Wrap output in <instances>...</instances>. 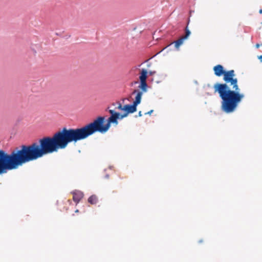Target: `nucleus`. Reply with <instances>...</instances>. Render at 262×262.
<instances>
[{"label": "nucleus", "mask_w": 262, "mask_h": 262, "mask_svg": "<svg viewBox=\"0 0 262 262\" xmlns=\"http://www.w3.org/2000/svg\"><path fill=\"white\" fill-rule=\"evenodd\" d=\"M202 242V241L201 240H200V241H199V242H200V243H201Z\"/></svg>", "instance_id": "2f4dec72"}, {"label": "nucleus", "mask_w": 262, "mask_h": 262, "mask_svg": "<svg viewBox=\"0 0 262 262\" xmlns=\"http://www.w3.org/2000/svg\"><path fill=\"white\" fill-rule=\"evenodd\" d=\"M73 200L77 205L80 200L83 198L84 193L80 190H75L72 192Z\"/></svg>", "instance_id": "0eeeda50"}, {"label": "nucleus", "mask_w": 262, "mask_h": 262, "mask_svg": "<svg viewBox=\"0 0 262 262\" xmlns=\"http://www.w3.org/2000/svg\"><path fill=\"white\" fill-rule=\"evenodd\" d=\"M79 212V210H78V209H76V210L75 211V213H78V212Z\"/></svg>", "instance_id": "393cba45"}, {"label": "nucleus", "mask_w": 262, "mask_h": 262, "mask_svg": "<svg viewBox=\"0 0 262 262\" xmlns=\"http://www.w3.org/2000/svg\"><path fill=\"white\" fill-rule=\"evenodd\" d=\"M142 116V114L141 111H139V113H138V115H135V117L137 118L138 117H141Z\"/></svg>", "instance_id": "f3484780"}, {"label": "nucleus", "mask_w": 262, "mask_h": 262, "mask_svg": "<svg viewBox=\"0 0 262 262\" xmlns=\"http://www.w3.org/2000/svg\"><path fill=\"white\" fill-rule=\"evenodd\" d=\"M256 47H257V48H258V47H259V45H258V44H257V45H256Z\"/></svg>", "instance_id": "bb28decb"}, {"label": "nucleus", "mask_w": 262, "mask_h": 262, "mask_svg": "<svg viewBox=\"0 0 262 262\" xmlns=\"http://www.w3.org/2000/svg\"><path fill=\"white\" fill-rule=\"evenodd\" d=\"M191 34L190 31L188 29V27L186 26L184 29V35L181 36L179 39H178L177 40H175L171 43H170L169 45H168L167 46H166L163 49H165L167 47L170 46L172 44L174 45V47L177 50H179L180 47L183 43L185 40L187 39L188 37L190 36Z\"/></svg>", "instance_id": "20e7f679"}, {"label": "nucleus", "mask_w": 262, "mask_h": 262, "mask_svg": "<svg viewBox=\"0 0 262 262\" xmlns=\"http://www.w3.org/2000/svg\"><path fill=\"white\" fill-rule=\"evenodd\" d=\"M106 169H104V172H105V171H106Z\"/></svg>", "instance_id": "c756f323"}, {"label": "nucleus", "mask_w": 262, "mask_h": 262, "mask_svg": "<svg viewBox=\"0 0 262 262\" xmlns=\"http://www.w3.org/2000/svg\"><path fill=\"white\" fill-rule=\"evenodd\" d=\"M106 112H108L110 115H113L114 117H115L117 120H121L123 119V117L122 116V114L116 112L114 110H111L110 109V107H107L106 109L105 110Z\"/></svg>", "instance_id": "1a4fd4ad"}, {"label": "nucleus", "mask_w": 262, "mask_h": 262, "mask_svg": "<svg viewBox=\"0 0 262 262\" xmlns=\"http://www.w3.org/2000/svg\"><path fill=\"white\" fill-rule=\"evenodd\" d=\"M207 94L208 95H212L213 93H212V92H210H210H207Z\"/></svg>", "instance_id": "b1692460"}, {"label": "nucleus", "mask_w": 262, "mask_h": 262, "mask_svg": "<svg viewBox=\"0 0 262 262\" xmlns=\"http://www.w3.org/2000/svg\"><path fill=\"white\" fill-rule=\"evenodd\" d=\"M123 111V113H122V116L123 117V118H124L127 117L128 115L129 114V113L125 111Z\"/></svg>", "instance_id": "ddd939ff"}, {"label": "nucleus", "mask_w": 262, "mask_h": 262, "mask_svg": "<svg viewBox=\"0 0 262 262\" xmlns=\"http://www.w3.org/2000/svg\"><path fill=\"white\" fill-rule=\"evenodd\" d=\"M138 83H139V81L138 82V81H134L132 82L131 86H133L134 84H138Z\"/></svg>", "instance_id": "a211bd4d"}, {"label": "nucleus", "mask_w": 262, "mask_h": 262, "mask_svg": "<svg viewBox=\"0 0 262 262\" xmlns=\"http://www.w3.org/2000/svg\"><path fill=\"white\" fill-rule=\"evenodd\" d=\"M156 73V71H149L148 72V76H152Z\"/></svg>", "instance_id": "4468645a"}, {"label": "nucleus", "mask_w": 262, "mask_h": 262, "mask_svg": "<svg viewBox=\"0 0 262 262\" xmlns=\"http://www.w3.org/2000/svg\"><path fill=\"white\" fill-rule=\"evenodd\" d=\"M259 59L260 60V61L261 62H262V55H260L259 57H258Z\"/></svg>", "instance_id": "4be33fe9"}, {"label": "nucleus", "mask_w": 262, "mask_h": 262, "mask_svg": "<svg viewBox=\"0 0 262 262\" xmlns=\"http://www.w3.org/2000/svg\"><path fill=\"white\" fill-rule=\"evenodd\" d=\"M88 202L91 205L96 204L98 202V199L96 195L93 194L88 198Z\"/></svg>", "instance_id": "9b49d317"}, {"label": "nucleus", "mask_w": 262, "mask_h": 262, "mask_svg": "<svg viewBox=\"0 0 262 262\" xmlns=\"http://www.w3.org/2000/svg\"><path fill=\"white\" fill-rule=\"evenodd\" d=\"M223 76L226 83H216L213 86V93H217L222 99V110L226 113H230L235 110L244 95L239 93L237 79L234 78L233 70L226 71Z\"/></svg>", "instance_id": "f03ea898"}, {"label": "nucleus", "mask_w": 262, "mask_h": 262, "mask_svg": "<svg viewBox=\"0 0 262 262\" xmlns=\"http://www.w3.org/2000/svg\"><path fill=\"white\" fill-rule=\"evenodd\" d=\"M191 13H194V10H190L189 13L191 15Z\"/></svg>", "instance_id": "412c9836"}, {"label": "nucleus", "mask_w": 262, "mask_h": 262, "mask_svg": "<svg viewBox=\"0 0 262 262\" xmlns=\"http://www.w3.org/2000/svg\"><path fill=\"white\" fill-rule=\"evenodd\" d=\"M148 87L147 81H139L138 88L140 90L135 89L132 93V95L136 94L135 97L141 101L143 93L147 91Z\"/></svg>", "instance_id": "39448f33"}, {"label": "nucleus", "mask_w": 262, "mask_h": 262, "mask_svg": "<svg viewBox=\"0 0 262 262\" xmlns=\"http://www.w3.org/2000/svg\"><path fill=\"white\" fill-rule=\"evenodd\" d=\"M96 133L93 121L75 128L64 126L52 136H44L30 145L23 144L16 147L10 154L0 148V174L16 169L24 164L45 155L57 152L59 149H64L69 143H76Z\"/></svg>", "instance_id": "f257e3e1"}, {"label": "nucleus", "mask_w": 262, "mask_h": 262, "mask_svg": "<svg viewBox=\"0 0 262 262\" xmlns=\"http://www.w3.org/2000/svg\"><path fill=\"white\" fill-rule=\"evenodd\" d=\"M259 13L260 14H262V9H261L259 10Z\"/></svg>", "instance_id": "a878e982"}, {"label": "nucleus", "mask_w": 262, "mask_h": 262, "mask_svg": "<svg viewBox=\"0 0 262 262\" xmlns=\"http://www.w3.org/2000/svg\"><path fill=\"white\" fill-rule=\"evenodd\" d=\"M109 168H110V169H111V168H112V166H110V167H109Z\"/></svg>", "instance_id": "7c9ffc66"}, {"label": "nucleus", "mask_w": 262, "mask_h": 262, "mask_svg": "<svg viewBox=\"0 0 262 262\" xmlns=\"http://www.w3.org/2000/svg\"><path fill=\"white\" fill-rule=\"evenodd\" d=\"M117 103L118 104V106L116 107V109H118L120 111H123L124 110V105L122 106V103L120 102H117Z\"/></svg>", "instance_id": "f8f14e48"}, {"label": "nucleus", "mask_w": 262, "mask_h": 262, "mask_svg": "<svg viewBox=\"0 0 262 262\" xmlns=\"http://www.w3.org/2000/svg\"><path fill=\"white\" fill-rule=\"evenodd\" d=\"M148 77V71L146 69H142L140 70L139 80V81H147Z\"/></svg>", "instance_id": "9d476101"}, {"label": "nucleus", "mask_w": 262, "mask_h": 262, "mask_svg": "<svg viewBox=\"0 0 262 262\" xmlns=\"http://www.w3.org/2000/svg\"><path fill=\"white\" fill-rule=\"evenodd\" d=\"M146 62V61H145L143 62H142L141 64H139V65L137 66H135V67H134V68H135V69H138L139 67H140L141 66V64H142L143 63H144V62Z\"/></svg>", "instance_id": "6ab92c4d"}, {"label": "nucleus", "mask_w": 262, "mask_h": 262, "mask_svg": "<svg viewBox=\"0 0 262 262\" xmlns=\"http://www.w3.org/2000/svg\"><path fill=\"white\" fill-rule=\"evenodd\" d=\"M261 24H262V21H261Z\"/></svg>", "instance_id": "473e14b6"}, {"label": "nucleus", "mask_w": 262, "mask_h": 262, "mask_svg": "<svg viewBox=\"0 0 262 262\" xmlns=\"http://www.w3.org/2000/svg\"><path fill=\"white\" fill-rule=\"evenodd\" d=\"M68 201L70 202V204L72 203L71 201L70 200H69Z\"/></svg>", "instance_id": "c85d7f7f"}, {"label": "nucleus", "mask_w": 262, "mask_h": 262, "mask_svg": "<svg viewBox=\"0 0 262 262\" xmlns=\"http://www.w3.org/2000/svg\"><path fill=\"white\" fill-rule=\"evenodd\" d=\"M154 112V110H150L149 111H148V112H146L145 113V115H150Z\"/></svg>", "instance_id": "dca6fc26"}, {"label": "nucleus", "mask_w": 262, "mask_h": 262, "mask_svg": "<svg viewBox=\"0 0 262 262\" xmlns=\"http://www.w3.org/2000/svg\"><path fill=\"white\" fill-rule=\"evenodd\" d=\"M96 132L101 134L106 133L111 126V124L118 125V120L113 115H110V117L106 119V116H98L93 120Z\"/></svg>", "instance_id": "7ed1b4c3"}, {"label": "nucleus", "mask_w": 262, "mask_h": 262, "mask_svg": "<svg viewBox=\"0 0 262 262\" xmlns=\"http://www.w3.org/2000/svg\"><path fill=\"white\" fill-rule=\"evenodd\" d=\"M214 75L217 77L223 76L225 72L224 67L221 64H217L213 68Z\"/></svg>", "instance_id": "6e6552de"}, {"label": "nucleus", "mask_w": 262, "mask_h": 262, "mask_svg": "<svg viewBox=\"0 0 262 262\" xmlns=\"http://www.w3.org/2000/svg\"><path fill=\"white\" fill-rule=\"evenodd\" d=\"M115 104H116V103H113L112 104V105H115Z\"/></svg>", "instance_id": "cd10ccee"}, {"label": "nucleus", "mask_w": 262, "mask_h": 262, "mask_svg": "<svg viewBox=\"0 0 262 262\" xmlns=\"http://www.w3.org/2000/svg\"><path fill=\"white\" fill-rule=\"evenodd\" d=\"M110 178V174L108 173H106L104 176V178L106 179H108Z\"/></svg>", "instance_id": "aec40b11"}, {"label": "nucleus", "mask_w": 262, "mask_h": 262, "mask_svg": "<svg viewBox=\"0 0 262 262\" xmlns=\"http://www.w3.org/2000/svg\"><path fill=\"white\" fill-rule=\"evenodd\" d=\"M141 101L135 97L134 100L132 103L124 105V110L129 114H132L137 111V106L140 104Z\"/></svg>", "instance_id": "423d86ee"}, {"label": "nucleus", "mask_w": 262, "mask_h": 262, "mask_svg": "<svg viewBox=\"0 0 262 262\" xmlns=\"http://www.w3.org/2000/svg\"><path fill=\"white\" fill-rule=\"evenodd\" d=\"M149 81H150V82H153V81H154V78H150V79H149Z\"/></svg>", "instance_id": "5701e85b"}, {"label": "nucleus", "mask_w": 262, "mask_h": 262, "mask_svg": "<svg viewBox=\"0 0 262 262\" xmlns=\"http://www.w3.org/2000/svg\"><path fill=\"white\" fill-rule=\"evenodd\" d=\"M212 89V87L211 86L210 84H207L206 86H205V89L206 91L207 90H209L210 89Z\"/></svg>", "instance_id": "2eb2a0df"}]
</instances>
